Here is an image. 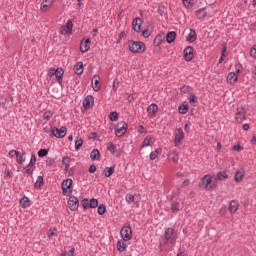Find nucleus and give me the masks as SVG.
<instances>
[{
    "mask_svg": "<svg viewBox=\"0 0 256 256\" xmlns=\"http://www.w3.org/2000/svg\"><path fill=\"white\" fill-rule=\"evenodd\" d=\"M127 203H138L139 201L135 199V195L127 194L125 197Z\"/></svg>",
    "mask_w": 256,
    "mask_h": 256,
    "instance_id": "c9c22d12",
    "label": "nucleus"
},
{
    "mask_svg": "<svg viewBox=\"0 0 256 256\" xmlns=\"http://www.w3.org/2000/svg\"><path fill=\"white\" fill-rule=\"evenodd\" d=\"M178 111L180 115H185L189 111V105L187 104H182L178 107Z\"/></svg>",
    "mask_w": 256,
    "mask_h": 256,
    "instance_id": "cd10ccee",
    "label": "nucleus"
},
{
    "mask_svg": "<svg viewBox=\"0 0 256 256\" xmlns=\"http://www.w3.org/2000/svg\"><path fill=\"white\" fill-rule=\"evenodd\" d=\"M159 106L157 104H150L147 108L148 116L155 117V113H157Z\"/></svg>",
    "mask_w": 256,
    "mask_h": 256,
    "instance_id": "dca6fc26",
    "label": "nucleus"
},
{
    "mask_svg": "<svg viewBox=\"0 0 256 256\" xmlns=\"http://www.w3.org/2000/svg\"><path fill=\"white\" fill-rule=\"evenodd\" d=\"M69 163H71V158H69V157H64V158L62 159V164H63V165H69Z\"/></svg>",
    "mask_w": 256,
    "mask_h": 256,
    "instance_id": "052dcab7",
    "label": "nucleus"
},
{
    "mask_svg": "<svg viewBox=\"0 0 256 256\" xmlns=\"http://www.w3.org/2000/svg\"><path fill=\"white\" fill-rule=\"evenodd\" d=\"M127 124L125 121L118 122L117 125L114 127L116 137H123L125 132L127 131Z\"/></svg>",
    "mask_w": 256,
    "mask_h": 256,
    "instance_id": "7ed1b4c3",
    "label": "nucleus"
},
{
    "mask_svg": "<svg viewBox=\"0 0 256 256\" xmlns=\"http://www.w3.org/2000/svg\"><path fill=\"white\" fill-rule=\"evenodd\" d=\"M128 47L131 53H143L145 52V49H146L145 43L141 41H133V40L128 41Z\"/></svg>",
    "mask_w": 256,
    "mask_h": 256,
    "instance_id": "f257e3e1",
    "label": "nucleus"
},
{
    "mask_svg": "<svg viewBox=\"0 0 256 256\" xmlns=\"http://www.w3.org/2000/svg\"><path fill=\"white\" fill-rule=\"evenodd\" d=\"M9 157L13 158V157H19V151L16 150H10L8 153Z\"/></svg>",
    "mask_w": 256,
    "mask_h": 256,
    "instance_id": "6e6d98bb",
    "label": "nucleus"
},
{
    "mask_svg": "<svg viewBox=\"0 0 256 256\" xmlns=\"http://www.w3.org/2000/svg\"><path fill=\"white\" fill-rule=\"evenodd\" d=\"M89 207H90V209H95L96 207H99V200L92 198L89 201Z\"/></svg>",
    "mask_w": 256,
    "mask_h": 256,
    "instance_id": "e433bc0d",
    "label": "nucleus"
},
{
    "mask_svg": "<svg viewBox=\"0 0 256 256\" xmlns=\"http://www.w3.org/2000/svg\"><path fill=\"white\" fill-rule=\"evenodd\" d=\"M100 77L99 75H94L92 78V89L94 91H99L101 89V85H99V81H100Z\"/></svg>",
    "mask_w": 256,
    "mask_h": 256,
    "instance_id": "4468645a",
    "label": "nucleus"
},
{
    "mask_svg": "<svg viewBox=\"0 0 256 256\" xmlns=\"http://www.w3.org/2000/svg\"><path fill=\"white\" fill-rule=\"evenodd\" d=\"M244 119H245V108L243 107L237 108L236 120L239 123H242Z\"/></svg>",
    "mask_w": 256,
    "mask_h": 256,
    "instance_id": "ddd939ff",
    "label": "nucleus"
},
{
    "mask_svg": "<svg viewBox=\"0 0 256 256\" xmlns=\"http://www.w3.org/2000/svg\"><path fill=\"white\" fill-rule=\"evenodd\" d=\"M25 153H22L21 154V152H19V155L18 156H16L17 157V163H19V165H23L24 163H25Z\"/></svg>",
    "mask_w": 256,
    "mask_h": 256,
    "instance_id": "58836bf2",
    "label": "nucleus"
},
{
    "mask_svg": "<svg viewBox=\"0 0 256 256\" xmlns=\"http://www.w3.org/2000/svg\"><path fill=\"white\" fill-rule=\"evenodd\" d=\"M176 38H177V32L175 31H171L166 34V42L169 45H171V43H173V41H175Z\"/></svg>",
    "mask_w": 256,
    "mask_h": 256,
    "instance_id": "a211bd4d",
    "label": "nucleus"
},
{
    "mask_svg": "<svg viewBox=\"0 0 256 256\" xmlns=\"http://www.w3.org/2000/svg\"><path fill=\"white\" fill-rule=\"evenodd\" d=\"M60 35H71V32L65 28V26H62L60 28Z\"/></svg>",
    "mask_w": 256,
    "mask_h": 256,
    "instance_id": "864d4df0",
    "label": "nucleus"
},
{
    "mask_svg": "<svg viewBox=\"0 0 256 256\" xmlns=\"http://www.w3.org/2000/svg\"><path fill=\"white\" fill-rule=\"evenodd\" d=\"M48 154H49V150L47 149H40L38 151V157H41V158L47 157Z\"/></svg>",
    "mask_w": 256,
    "mask_h": 256,
    "instance_id": "a18cd8bd",
    "label": "nucleus"
},
{
    "mask_svg": "<svg viewBox=\"0 0 256 256\" xmlns=\"http://www.w3.org/2000/svg\"><path fill=\"white\" fill-rule=\"evenodd\" d=\"M82 206L84 209H87V207H89V199H87V198L83 199Z\"/></svg>",
    "mask_w": 256,
    "mask_h": 256,
    "instance_id": "13d9d810",
    "label": "nucleus"
},
{
    "mask_svg": "<svg viewBox=\"0 0 256 256\" xmlns=\"http://www.w3.org/2000/svg\"><path fill=\"white\" fill-rule=\"evenodd\" d=\"M183 139H185V133L183 132V129L178 128L175 131V147H179V143H181V141H183Z\"/></svg>",
    "mask_w": 256,
    "mask_h": 256,
    "instance_id": "6e6552de",
    "label": "nucleus"
},
{
    "mask_svg": "<svg viewBox=\"0 0 256 256\" xmlns=\"http://www.w3.org/2000/svg\"><path fill=\"white\" fill-rule=\"evenodd\" d=\"M43 176H38L35 184H34V187L35 189H41V187H43Z\"/></svg>",
    "mask_w": 256,
    "mask_h": 256,
    "instance_id": "473e14b6",
    "label": "nucleus"
},
{
    "mask_svg": "<svg viewBox=\"0 0 256 256\" xmlns=\"http://www.w3.org/2000/svg\"><path fill=\"white\" fill-rule=\"evenodd\" d=\"M65 72L63 71V68H57L56 69V72H55V77H56V79H57V81H58V83H59V85H61V83H63V74H64Z\"/></svg>",
    "mask_w": 256,
    "mask_h": 256,
    "instance_id": "6ab92c4d",
    "label": "nucleus"
},
{
    "mask_svg": "<svg viewBox=\"0 0 256 256\" xmlns=\"http://www.w3.org/2000/svg\"><path fill=\"white\" fill-rule=\"evenodd\" d=\"M68 207L71 211L79 209V199L76 196H70L68 199Z\"/></svg>",
    "mask_w": 256,
    "mask_h": 256,
    "instance_id": "0eeeda50",
    "label": "nucleus"
},
{
    "mask_svg": "<svg viewBox=\"0 0 256 256\" xmlns=\"http://www.w3.org/2000/svg\"><path fill=\"white\" fill-rule=\"evenodd\" d=\"M181 205L178 202H174L171 205V209L173 211V213H177V211H179Z\"/></svg>",
    "mask_w": 256,
    "mask_h": 256,
    "instance_id": "09e8293b",
    "label": "nucleus"
},
{
    "mask_svg": "<svg viewBox=\"0 0 256 256\" xmlns=\"http://www.w3.org/2000/svg\"><path fill=\"white\" fill-rule=\"evenodd\" d=\"M181 93H191L193 91V88L191 86L184 85L180 89Z\"/></svg>",
    "mask_w": 256,
    "mask_h": 256,
    "instance_id": "37998d69",
    "label": "nucleus"
},
{
    "mask_svg": "<svg viewBox=\"0 0 256 256\" xmlns=\"http://www.w3.org/2000/svg\"><path fill=\"white\" fill-rule=\"evenodd\" d=\"M228 178H229V175H227L226 171H220L217 173V179L219 181H223V179H228Z\"/></svg>",
    "mask_w": 256,
    "mask_h": 256,
    "instance_id": "f704fd0d",
    "label": "nucleus"
},
{
    "mask_svg": "<svg viewBox=\"0 0 256 256\" xmlns=\"http://www.w3.org/2000/svg\"><path fill=\"white\" fill-rule=\"evenodd\" d=\"M171 155H172V161H173V163H177V162L179 161V155H177V152H176V151H173V152L171 153Z\"/></svg>",
    "mask_w": 256,
    "mask_h": 256,
    "instance_id": "603ef678",
    "label": "nucleus"
},
{
    "mask_svg": "<svg viewBox=\"0 0 256 256\" xmlns=\"http://www.w3.org/2000/svg\"><path fill=\"white\" fill-rule=\"evenodd\" d=\"M20 205L21 207H23V209H27V207H29V198L24 196L21 200H20Z\"/></svg>",
    "mask_w": 256,
    "mask_h": 256,
    "instance_id": "72a5a7b5",
    "label": "nucleus"
},
{
    "mask_svg": "<svg viewBox=\"0 0 256 256\" xmlns=\"http://www.w3.org/2000/svg\"><path fill=\"white\" fill-rule=\"evenodd\" d=\"M95 171H97V166H95V164H92L89 167V173H95Z\"/></svg>",
    "mask_w": 256,
    "mask_h": 256,
    "instance_id": "e2e57ef3",
    "label": "nucleus"
},
{
    "mask_svg": "<svg viewBox=\"0 0 256 256\" xmlns=\"http://www.w3.org/2000/svg\"><path fill=\"white\" fill-rule=\"evenodd\" d=\"M50 133L53 137H57V139H63L67 135V127L62 126L60 129L54 127L50 130Z\"/></svg>",
    "mask_w": 256,
    "mask_h": 256,
    "instance_id": "f03ea898",
    "label": "nucleus"
},
{
    "mask_svg": "<svg viewBox=\"0 0 256 256\" xmlns=\"http://www.w3.org/2000/svg\"><path fill=\"white\" fill-rule=\"evenodd\" d=\"M51 117H53V113L51 111L44 112L43 119H45L46 121H49V119H51Z\"/></svg>",
    "mask_w": 256,
    "mask_h": 256,
    "instance_id": "3c124183",
    "label": "nucleus"
},
{
    "mask_svg": "<svg viewBox=\"0 0 256 256\" xmlns=\"http://www.w3.org/2000/svg\"><path fill=\"white\" fill-rule=\"evenodd\" d=\"M243 177H245V172L239 170L235 173L234 179L236 183H239L243 179Z\"/></svg>",
    "mask_w": 256,
    "mask_h": 256,
    "instance_id": "c85d7f7f",
    "label": "nucleus"
},
{
    "mask_svg": "<svg viewBox=\"0 0 256 256\" xmlns=\"http://www.w3.org/2000/svg\"><path fill=\"white\" fill-rule=\"evenodd\" d=\"M228 209L230 213H237V211L239 210V202H237V200H232L229 204Z\"/></svg>",
    "mask_w": 256,
    "mask_h": 256,
    "instance_id": "f3484780",
    "label": "nucleus"
},
{
    "mask_svg": "<svg viewBox=\"0 0 256 256\" xmlns=\"http://www.w3.org/2000/svg\"><path fill=\"white\" fill-rule=\"evenodd\" d=\"M98 215H105V211H107V208L105 207V204H100L98 206Z\"/></svg>",
    "mask_w": 256,
    "mask_h": 256,
    "instance_id": "79ce46f5",
    "label": "nucleus"
},
{
    "mask_svg": "<svg viewBox=\"0 0 256 256\" xmlns=\"http://www.w3.org/2000/svg\"><path fill=\"white\" fill-rule=\"evenodd\" d=\"M252 79H256V66L252 69Z\"/></svg>",
    "mask_w": 256,
    "mask_h": 256,
    "instance_id": "774afa93",
    "label": "nucleus"
},
{
    "mask_svg": "<svg viewBox=\"0 0 256 256\" xmlns=\"http://www.w3.org/2000/svg\"><path fill=\"white\" fill-rule=\"evenodd\" d=\"M180 193H181V189L177 188V190L174 191V192L172 193V195L167 196V200H168V201H173V199H175V197H179V194H180Z\"/></svg>",
    "mask_w": 256,
    "mask_h": 256,
    "instance_id": "4c0bfd02",
    "label": "nucleus"
},
{
    "mask_svg": "<svg viewBox=\"0 0 256 256\" xmlns=\"http://www.w3.org/2000/svg\"><path fill=\"white\" fill-rule=\"evenodd\" d=\"M131 234H132V232H131V227H127V226H126V227H123V228L121 229L120 235H121L123 241H130V239H131Z\"/></svg>",
    "mask_w": 256,
    "mask_h": 256,
    "instance_id": "1a4fd4ad",
    "label": "nucleus"
},
{
    "mask_svg": "<svg viewBox=\"0 0 256 256\" xmlns=\"http://www.w3.org/2000/svg\"><path fill=\"white\" fill-rule=\"evenodd\" d=\"M117 89H119V79L116 78L113 81V91L116 93Z\"/></svg>",
    "mask_w": 256,
    "mask_h": 256,
    "instance_id": "5fc2aeb1",
    "label": "nucleus"
},
{
    "mask_svg": "<svg viewBox=\"0 0 256 256\" xmlns=\"http://www.w3.org/2000/svg\"><path fill=\"white\" fill-rule=\"evenodd\" d=\"M123 37H125V32H121V33L119 34V38H118V40H117V43H121V39H123Z\"/></svg>",
    "mask_w": 256,
    "mask_h": 256,
    "instance_id": "338daca9",
    "label": "nucleus"
},
{
    "mask_svg": "<svg viewBox=\"0 0 256 256\" xmlns=\"http://www.w3.org/2000/svg\"><path fill=\"white\" fill-rule=\"evenodd\" d=\"M117 249L120 253H123V251H125V249H127V244H125L124 241H118L117 242Z\"/></svg>",
    "mask_w": 256,
    "mask_h": 256,
    "instance_id": "c756f323",
    "label": "nucleus"
},
{
    "mask_svg": "<svg viewBox=\"0 0 256 256\" xmlns=\"http://www.w3.org/2000/svg\"><path fill=\"white\" fill-rule=\"evenodd\" d=\"M107 149L110 151V153H112V155H115V151H117V148L113 142H109Z\"/></svg>",
    "mask_w": 256,
    "mask_h": 256,
    "instance_id": "49530a36",
    "label": "nucleus"
},
{
    "mask_svg": "<svg viewBox=\"0 0 256 256\" xmlns=\"http://www.w3.org/2000/svg\"><path fill=\"white\" fill-rule=\"evenodd\" d=\"M61 187H65V189H71L73 187V179L67 178L63 180Z\"/></svg>",
    "mask_w": 256,
    "mask_h": 256,
    "instance_id": "b1692460",
    "label": "nucleus"
},
{
    "mask_svg": "<svg viewBox=\"0 0 256 256\" xmlns=\"http://www.w3.org/2000/svg\"><path fill=\"white\" fill-rule=\"evenodd\" d=\"M184 59L185 61H191L193 59V48L191 46L184 49Z\"/></svg>",
    "mask_w": 256,
    "mask_h": 256,
    "instance_id": "f8f14e48",
    "label": "nucleus"
},
{
    "mask_svg": "<svg viewBox=\"0 0 256 256\" xmlns=\"http://www.w3.org/2000/svg\"><path fill=\"white\" fill-rule=\"evenodd\" d=\"M227 81L230 84L235 83V81H237V74H235V72H230L227 76Z\"/></svg>",
    "mask_w": 256,
    "mask_h": 256,
    "instance_id": "bb28decb",
    "label": "nucleus"
},
{
    "mask_svg": "<svg viewBox=\"0 0 256 256\" xmlns=\"http://www.w3.org/2000/svg\"><path fill=\"white\" fill-rule=\"evenodd\" d=\"M52 4H53L52 0L43 1L41 4V11H47V9H49V7H51Z\"/></svg>",
    "mask_w": 256,
    "mask_h": 256,
    "instance_id": "a878e982",
    "label": "nucleus"
},
{
    "mask_svg": "<svg viewBox=\"0 0 256 256\" xmlns=\"http://www.w3.org/2000/svg\"><path fill=\"white\" fill-rule=\"evenodd\" d=\"M93 103H95V99L93 98V96H86L83 100L84 109H91V107H93Z\"/></svg>",
    "mask_w": 256,
    "mask_h": 256,
    "instance_id": "9d476101",
    "label": "nucleus"
},
{
    "mask_svg": "<svg viewBox=\"0 0 256 256\" xmlns=\"http://www.w3.org/2000/svg\"><path fill=\"white\" fill-rule=\"evenodd\" d=\"M197 19H204L207 17V10L205 8H201L196 12Z\"/></svg>",
    "mask_w": 256,
    "mask_h": 256,
    "instance_id": "393cba45",
    "label": "nucleus"
},
{
    "mask_svg": "<svg viewBox=\"0 0 256 256\" xmlns=\"http://www.w3.org/2000/svg\"><path fill=\"white\" fill-rule=\"evenodd\" d=\"M114 173H115V165H113L111 167H106L104 169L105 177H111V175H113Z\"/></svg>",
    "mask_w": 256,
    "mask_h": 256,
    "instance_id": "5701e85b",
    "label": "nucleus"
},
{
    "mask_svg": "<svg viewBox=\"0 0 256 256\" xmlns=\"http://www.w3.org/2000/svg\"><path fill=\"white\" fill-rule=\"evenodd\" d=\"M55 72H56V69H55V68H51V69L48 71L49 77L55 76Z\"/></svg>",
    "mask_w": 256,
    "mask_h": 256,
    "instance_id": "69168bd1",
    "label": "nucleus"
},
{
    "mask_svg": "<svg viewBox=\"0 0 256 256\" xmlns=\"http://www.w3.org/2000/svg\"><path fill=\"white\" fill-rule=\"evenodd\" d=\"M225 53H227V44L222 45V51H221L219 63H223V61H225Z\"/></svg>",
    "mask_w": 256,
    "mask_h": 256,
    "instance_id": "7c9ffc66",
    "label": "nucleus"
},
{
    "mask_svg": "<svg viewBox=\"0 0 256 256\" xmlns=\"http://www.w3.org/2000/svg\"><path fill=\"white\" fill-rule=\"evenodd\" d=\"M188 99H189L190 104H192L194 106L197 105V95L192 94V95H190V97Z\"/></svg>",
    "mask_w": 256,
    "mask_h": 256,
    "instance_id": "de8ad7c7",
    "label": "nucleus"
},
{
    "mask_svg": "<svg viewBox=\"0 0 256 256\" xmlns=\"http://www.w3.org/2000/svg\"><path fill=\"white\" fill-rule=\"evenodd\" d=\"M250 55L256 59V44L250 49Z\"/></svg>",
    "mask_w": 256,
    "mask_h": 256,
    "instance_id": "4d7b16f0",
    "label": "nucleus"
},
{
    "mask_svg": "<svg viewBox=\"0 0 256 256\" xmlns=\"http://www.w3.org/2000/svg\"><path fill=\"white\" fill-rule=\"evenodd\" d=\"M164 245H167V243H170V245H175V236L173 232V228H167L164 233Z\"/></svg>",
    "mask_w": 256,
    "mask_h": 256,
    "instance_id": "39448f33",
    "label": "nucleus"
},
{
    "mask_svg": "<svg viewBox=\"0 0 256 256\" xmlns=\"http://www.w3.org/2000/svg\"><path fill=\"white\" fill-rule=\"evenodd\" d=\"M64 27L67 29L68 32L71 33V31H73V22L71 20H68Z\"/></svg>",
    "mask_w": 256,
    "mask_h": 256,
    "instance_id": "8fccbe9b",
    "label": "nucleus"
},
{
    "mask_svg": "<svg viewBox=\"0 0 256 256\" xmlns=\"http://www.w3.org/2000/svg\"><path fill=\"white\" fill-rule=\"evenodd\" d=\"M142 35H143V37H144L145 39H147V38L151 37V32H149V30H144V31L142 32Z\"/></svg>",
    "mask_w": 256,
    "mask_h": 256,
    "instance_id": "680f3d73",
    "label": "nucleus"
},
{
    "mask_svg": "<svg viewBox=\"0 0 256 256\" xmlns=\"http://www.w3.org/2000/svg\"><path fill=\"white\" fill-rule=\"evenodd\" d=\"M81 147H83V139L77 138L75 140V149H76V151H79V149H81Z\"/></svg>",
    "mask_w": 256,
    "mask_h": 256,
    "instance_id": "ea45409f",
    "label": "nucleus"
},
{
    "mask_svg": "<svg viewBox=\"0 0 256 256\" xmlns=\"http://www.w3.org/2000/svg\"><path fill=\"white\" fill-rule=\"evenodd\" d=\"M91 49V40H89V38H87L85 40V43L81 42L80 44V51L82 53H87V51Z\"/></svg>",
    "mask_w": 256,
    "mask_h": 256,
    "instance_id": "2eb2a0df",
    "label": "nucleus"
},
{
    "mask_svg": "<svg viewBox=\"0 0 256 256\" xmlns=\"http://www.w3.org/2000/svg\"><path fill=\"white\" fill-rule=\"evenodd\" d=\"M35 163H37V157L35 154H32L29 164L24 168V173H26V175H33V166Z\"/></svg>",
    "mask_w": 256,
    "mask_h": 256,
    "instance_id": "423d86ee",
    "label": "nucleus"
},
{
    "mask_svg": "<svg viewBox=\"0 0 256 256\" xmlns=\"http://www.w3.org/2000/svg\"><path fill=\"white\" fill-rule=\"evenodd\" d=\"M141 25H143V20L139 17L135 18L132 22L133 30L136 33H139V31H141Z\"/></svg>",
    "mask_w": 256,
    "mask_h": 256,
    "instance_id": "9b49d317",
    "label": "nucleus"
},
{
    "mask_svg": "<svg viewBox=\"0 0 256 256\" xmlns=\"http://www.w3.org/2000/svg\"><path fill=\"white\" fill-rule=\"evenodd\" d=\"M109 119L110 121H117V119H119V114L113 111L109 114Z\"/></svg>",
    "mask_w": 256,
    "mask_h": 256,
    "instance_id": "c03bdc74",
    "label": "nucleus"
},
{
    "mask_svg": "<svg viewBox=\"0 0 256 256\" xmlns=\"http://www.w3.org/2000/svg\"><path fill=\"white\" fill-rule=\"evenodd\" d=\"M159 157L154 151L150 153V159L151 161H155Z\"/></svg>",
    "mask_w": 256,
    "mask_h": 256,
    "instance_id": "0e129e2a",
    "label": "nucleus"
},
{
    "mask_svg": "<svg viewBox=\"0 0 256 256\" xmlns=\"http://www.w3.org/2000/svg\"><path fill=\"white\" fill-rule=\"evenodd\" d=\"M232 151H243V147L242 146H240V144H237V145H234L233 147H232Z\"/></svg>",
    "mask_w": 256,
    "mask_h": 256,
    "instance_id": "bf43d9fd",
    "label": "nucleus"
},
{
    "mask_svg": "<svg viewBox=\"0 0 256 256\" xmlns=\"http://www.w3.org/2000/svg\"><path fill=\"white\" fill-rule=\"evenodd\" d=\"M202 185H205L206 191H213L217 185H215V182H213V179L210 175H205L202 178Z\"/></svg>",
    "mask_w": 256,
    "mask_h": 256,
    "instance_id": "20e7f679",
    "label": "nucleus"
},
{
    "mask_svg": "<svg viewBox=\"0 0 256 256\" xmlns=\"http://www.w3.org/2000/svg\"><path fill=\"white\" fill-rule=\"evenodd\" d=\"M74 72L76 75H83V62H77L75 64Z\"/></svg>",
    "mask_w": 256,
    "mask_h": 256,
    "instance_id": "4be33fe9",
    "label": "nucleus"
},
{
    "mask_svg": "<svg viewBox=\"0 0 256 256\" xmlns=\"http://www.w3.org/2000/svg\"><path fill=\"white\" fill-rule=\"evenodd\" d=\"M90 159L92 161H100L101 159V153L99 152L98 149H94L91 153H90Z\"/></svg>",
    "mask_w": 256,
    "mask_h": 256,
    "instance_id": "412c9836",
    "label": "nucleus"
},
{
    "mask_svg": "<svg viewBox=\"0 0 256 256\" xmlns=\"http://www.w3.org/2000/svg\"><path fill=\"white\" fill-rule=\"evenodd\" d=\"M152 143H154L153 138L151 136H147L143 141L142 148L149 147V145H151Z\"/></svg>",
    "mask_w": 256,
    "mask_h": 256,
    "instance_id": "2f4dec72",
    "label": "nucleus"
},
{
    "mask_svg": "<svg viewBox=\"0 0 256 256\" xmlns=\"http://www.w3.org/2000/svg\"><path fill=\"white\" fill-rule=\"evenodd\" d=\"M186 40L190 43H195V41H197V32H195L194 29H190V33L188 37H186Z\"/></svg>",
    "mask_w": 256,
    "mask_h": 256,
    "instance_id": "aec40b11",
    "label": "nucleus"
},
{
    "mask_svg": "<svg viewBox=\"0 0 256 256\" xmlns=\"http://www.w3.org/2000/svg\"><path fill=\"white\" fill-rule=\"evenodd\" d=\"M161 43H163V36L157 35L154 39V45H156V47H159Z\"/></svg>",
    "mask_w": 256,
    "mask_h": 256,
    "instance_id": "a19ab883",
    "label": "nucleus"
}]
</instances>
